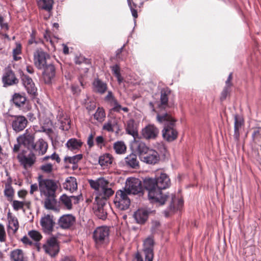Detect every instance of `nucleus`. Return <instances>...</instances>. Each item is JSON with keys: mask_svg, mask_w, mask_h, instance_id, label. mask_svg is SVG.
Returning <instances> with one entry per match:
<instances>
[{"mask_svg": "<svg viewBox=\"0 0 261 261\" xmlns=\"http://www.w3.org/2000/svg\"><path fill=\"white\" fill-rule=\"evenodd\" d=\"M144 184L151 203L162 205L166 201L173 202V194H163L162 191V190L169 187L170 185V180L166 174L161 173L155 179L146 178Z\"/></svg>", "mask_w": 261, "mask_h": 261, "instance_id": "obj_1", "label": "nucleus"}, {"mask_svg": "<svg viewBox=\"0 0 261 261\" xmlns=\"http://www.w3.org/2000/svg\"><path fill=\"white\" fill-rule=\"evenodd\" d=\"M168 95L167 91H161L160 100L158 102L157 106L158 110L156 111V120L164 125L162 131L163 137L164 139L170 142L176 139L178 133L174 128L175 120L167 112H163V110L169 108Z\"/></svg>", "mask_w": 261, "mask_h": 261, "instance_id": "obj_2", "label": "nucleus"}, {"mask_svg": "<svg viewBox=\"0 0 261 261\" xmlns=\"http://www.w3.org/2000/svg\"><path fill=\"white\" fill-rule=\"evenodd\" d=\"M38 182L40 196L44 198V207L47 210H55L57 203L56 193L58 188V182L40 177Z\"/></svg>", "mask_w": 261, "mask_h": 261, "instance_id": "obj_3", "label": "nucleus"}, {"mask_svg": "<svg viewBox=\"0 0 261 261\" xmlns=\"http://www.w3.org/2000/svg\"><path fill=\"white\" fill-rule=\"evenodd\" d=\"M91 187L95 191L96 195V201L106 200L113 195L114 191L112 190V184L103 177H100L96 180H88Z\"/></svg>", "mask_w": 261, "mask_h": 261, "instance_id": "obj_4", "label": "nucleus"}, {"mask_svg": "<svg viewBox=\"0 0 261 261\" xmlns=\"http://www.w3.org/2000/svg\"><path fill=\"white\" fill-rule=\"evenodd\" d=\"M109 228L106 226L97 227L94 231L93 238L97 247L106 244L108 241Z\"/></svg>", "mask_w": 261, "mask_h": 261, "instance_id": "obj_5", "label": "nucleus"}, {"mask_svg": "<svg viewBox=\"0 0 261 261\" xmlns=\"http://www.w3.org/2000/svg\"><path fill=\"white\" fill-rule=\"evenodd\" d=\"M143 187L141 181L136 178L129 177L127 179L124 191L127 194L136 195L142 192Z\"/></svg>", "mask_w": 261, "mask_h": 261, "instance_id": "obj_6", "label": "nucleus"}, {"mask_svg": "<svg viewBox=\"0 0 261 261\" xmlns=\"http://www.w3.org/2000/svg\"><path fill=\"white\" fill-rule=\"evenodd\" d=\"M125 191L119 190L116 193L114 203L117 208L120 210H125L128 208L130 200Z\"/></svg>", "mask_w": 261, "mask_h": 261, "instance_id": "obj_7", "label": "nucleus"}, {"mask_svg": "<svg viewBox=\"0 0 261 261\" xmlns=\"http://www.w3.org/2000/svg\"><path fill=\"white\" fill-rule=\"evenodd\" d=\"M154 241L152 238L148 237L144 242V252L145 253V260L141 257L138 253L136 255V258L137 261H152L153 258V248Z\"/></svg>", "mask_w": 261, "mask_h": 261, "instance_id": "obj_8", "label": "nucleus"}, {"mask_svg": "<svg viewBox=\"0 0 261 261\" xmlns=\"http://www.w3.org/2000/svg\"><path fill=\"white\" fill-rule=\"evenodd\" d=\"M45 252L51 257L56 256L60 251L59 242L55 237L49 238L43 245Z\"/></svg>", "mask_w": 261, "mask_h": 261, "instance_id": "obj_9", "label": "nucleus"}, {"mask_svg": "<svg viewBox=\"0 0 261 261\" xmlns=\"http://www.w3.org/2000/svg\"><path fill=\"white\" fill-rule=\"evenodd\" d=\"M49 58V55L42 49L36 50L33 54V60L35 66L38 69L45 68L46 65V60Z\"/></svg>", "mask_w": 261, "mask_h": 261, "instance_id": "obj_10", "label": "nucleus"}, {"mask_svg": "<svg viewBox=\"0 0 261 261\" xmlns=\"http://www.w3.org/2000/svg\"><path fill=\"white\" fill-rule=\"evenodd\" d=\"M35 135L34 134L30 132L28 129L25 130V133L18 137L17 139V142L21 143L24 146L29 150H32L34 147Z\"/></svg>", "mask_w": 261, "mask_h": 261, "instance_id": "obj_11", "label": "nucleus"}, {"mask_svg": "<svg viewBox=\"0 0 261 261\" xmlns=\"http://www.w3.org/2000/svg\"><path fill=\"white\" fill-rule=\"evenodd\" d=\"M81 197V195L68 196L63 194L59 198V203L64 209L70 210L72 208V202L74 204L77 203Z\"/></svg>", "mask_w": 261, "mask_h": 261, "instance_id": "obj_12", "label": "nucleus"}, {"mask_svg": "<svg viewBox=\"0 0 261 261\" xmlns=\"http://www.w3.org/2000/svg\"><path fill=\"white\" fill-rule=\"evenodd\" d=\"M159 133V129L153 124L147 125L141 131L142 138L146 140L155 139Z\"/></svg>", "mask_w": 261, "mask_h": 261, "instance_id": "obj_13", "label": "nucleus"}, {"mask_svg": "<svg viewBox=\"0 0 261 261\" xmlns=\"http://www.w3.org/2000/svg\"><path fill=\"white\" fill-rule=\"evenodd\" d=\"M55 223L53 220V216L50 215H45L40 220V225L43 231L46 233H50L54 229Z\"/></svg>", "mask_w": 261, "mask_h": 261, "instance_id": "obj_14", "label": "nucleus"}, {"mask_svg": "<svg viewBox=\"0 0 261 261\" xmlns=\"http://www.w3.org/2000/svg\"><path fill=\"white\" fill-rule=\"evenodd\" d=\"M8 226L7 232L9 235L14 234L19 228V223L17 218L11 212L7 214Z\"/></svg>", "mask_w": 261, "mask_h": 261, "instance_id": "obj_15", "label": "nucleus"}, {"mask_svg": "<svg viewBox=\"0 0 261 261\" xmlns=\"http://www.w3.org/2000/svg\"><path fill=\"white\" fill-rule=\"evenodd\" d=\"M28 120L23 116H15L12 122L13 129L17 132L23 130L27 126Z\"/></svg>", "mask_w": 261, "mask_h": 261, "instance_id": "obj_16", "label": "nucleus"}, {"mask_svg": "<svg viewBox=\"0 0 261 261\" xmlns=\"http://www.w3.org/2000/svg\"><path fill=\"white\" fill-rule=\"evenodd\" d=\"M141 161L148 164H155L160 160V156L156 151L150 149L141 158Z\"/></svg>", "mask_w": 261, "mask_h": 261, "instance_id": "obj_17", "label": "nucleus"}, {"mask_svg": "<svg viewBox=\"0 0 261 261\" xmlns=\"http://www.w3.org/2000/svg\"><path fill=\"white\" fill-rule=\"evenodd\" d=\"M75 217L71 214L62 216L58 220V224L63 229H67L72 226L75 222Z\"/></svg>", "mask_w": 261, "mask_h": 261, "instance_id": "obj_18", "label": "nucleus"}, {"mask_svg": "<svg viewBox=\"0 0 261 261\" xmlns=\"http://www.w3.org/2000/svg\"><path fill=\"white\" fill-rule=\"evenodd\" d=\"M43 79L46 84H50L56 75V69L53 64H49L43 68Z\"/></svg>", "mask_w": 261, "mask_h": 261, "instance_id": "obj_19", "label": "nucleus"}, {"mask_svg": "<svg viewBox=\"0 0 261 261\" xmlns=\"http://www.w3.org/2000/svg\"><path fill=\"white\" fill-rule=\"evenodd\" d=\"M17 158L25 168L32 166L35 163L36 160L35 155L32 152H30L28 155L19 154Z\"/></svg>", "mask_w": 261, "mask_h": 261, "instance_id": "obj_20", "label": "nucleus"}, {"mask_svg": "<svg viewBox=\"0 0 261 261\" xmlns=\"http://www.w3.org/2000/svg\"><path fill=\"white\" fill-rule=\"evenodd\" d=\"M234 135L233 137L236 141H239L240 136V130L244 124L243 118L238 115H234Z\"/></svg>", "mask_w": 261, "mask_h": 261, "instance_id": "obj_21", "label": "nucleus"}, {"mask_svg": "<svg viewBox=\"0 0 261 261\" xmlns=\"http://www.w3.org/2000/svg\"><path fill=\"white\" fill-rule=\"evenodd\" d=\"M5 86H10L16 84L18 82V79L15 77L14 72L11 70H7L2 78Z\"/></svg>", "mask_w": 261, "mask_h": 261, "instance_id": "obj_22", "label": "nucleus"}, {"mask_svg": "<svg viewBox=\"0 0 261 261\" xmlns=\"http://www.w3.org/2000/svg\"><path fill=\"white\" fill-rule=\"evenodd\" d=\"M150 212L144 208L138 210L134 214V218L138 224H144L148 219Z\"/></svg>", "mask_w": 261, "mask_h": 261, "instance_id": "obj_23", "label": "nucleus"}, {"mask_svg": "<svg viewBox=\"0 0 261 261\" xmlns=\"http://www.w3.org/2000/svg\"><path fill=\"white\" fill-rule=\"evenodd\" d=\"M125 164L133 169H138L139 167V161L137 155L134 153H130L124 158Z\"/></svg>", "mask_w": 261, "mask_h": 261, "instance_id": "obj_24", "label": "nucleus"}, {"mask_svg": "<svg viewBox=\"0 0 261 261\" xmlns=\"http://www.w3.org/2000/svg\"><path fill=\"white\" fill-rule=\"evenodd\" d=\"M47 144L42 139H40L34 143V147L31 150H34L38 152L40 155H43L47 151Z\"/></svg>", "mask_w": 261, "mask_h": 261, "instance_id": "obj_25", "label": "nucleus"}, {"mask_svg": "<svg viewBox=\"0 0 261 261\" xmlns=\"http://www.w3.org/2000/svg\"><path fill=\"white\" fill-rule=\"evenodd\" d=\"M133 146L137 151L140 159L150 149L146 145L145 143L141 141L135 140L133 143Z\"/></svg>", "mask_w": 261, "mask_h": 261, "instance_id": "obj_26", "label": "nucleus"}, {"mask_svg": "<svg viewBox=\"0 0 261 261\" xmlns=\"http://www.w3.org/2000/svg\"><path fill=\"white\" fill-rule=\"evenodd\" d=\"M126 131L134 137L138 135L137 126L133 119H130L127 122Z\"/></svg>", "mask_w": 261, "mask_h": 261, "instance_id": "obj_27", "label": "nucleus"}, {"mask_svg": "<svg viewBox=\"0 0 261 261\" xmlns=\"http://www.w3.org/2000/svg\"><path fill=\"white\" fill-rule=\"evenodd\" d=\"M10 258L12 261H27L21 249H15L10 253Z\"/></svg>", "mask_w": 261, "mask_h": 261, "instance_id": "obj_28", "label": "nucleus"}, {"mask_svg": "<svg viewBox=\"0 0 261 261\" xmlns=\"http://www.w3.org/2000/svg\"><path fill=\"white\" fill-rule=\"evenodd\" d=\"M93 85L94 90L99 93H104L107 90V84L99 79L95 80L94 81Z\"/></svg>", "mask_w": 261, "mask_h": 261, "instance_id": "obj_29", "label": "nucleus"}, {"mask_svg": "<svg viewBox=\"0 0 261 261\" xmlns=\"http://www.w3.org/2000/svg\"><path fill=\"white\" fill-rule=\"evenodd\" d=\"M64 187L70 191L76 190L77 187L76 178L73 177H68L64 184Z\"/></svg>", "mask_w": 261, "mask_h": 261, "instance_id": "obj_30", "label": "nucleus"}, {"mask_svg": "<svg viewBox=\"0 0 261 261\" xmlns=\"http://www.w3.org/2000/svg\"><path fill=\"white\" fill-rule=\"evenodd\" d=\"M83 142L75 138L69 139L66 143V145L67 147L71 150L79 149L82 145Z\"/></svg>", "mask_w": 261, "mask_h": 261, "instance_id": "obj_31", "label": "nucleus"}, {"mask_svg": "<svg viewBox=\"0 0 261 261\" xmlns=\"http://www.w3.org/2000/svg\"><path fill=\"white\" fill-rule=\"evenodd\" d=\"M27 100L26 97L20 93H15L13 96L12 100L15 105L18 107H20L24 105Z\"/></svg>", "mask_w": 261, "mask_h": 261, "instance_id": "obj_32", "label": "nucleus"}, {"mask_svg": "<svg viewBox=\"0 0 261 261\" xmlns=\"http://www.w3.org/2000/svg\"><path fill=\"white\" fill-rule=\"evenodd\" d=\"M113 158L111 154L106 153L99 158V164L101 166H108L112 163Z\"/></svg>", "mask_w": 261, "mask_h": 261, "instance_id": "obj_33", "label": "nucleus"}, {"mask_svg": "<svg viewBox=\"0 0 261 261\" xmlns=\"http://www.w3.org/2000/svg\"><path fill=\"white\" fill-rule=\"evenodd\" d=\"M53 3V0H40L38 5L42 9L50 11L52 10Z\"/></svg>", "mask_w": 261, "mask_h": 261, "instance_id": "obj_34", "label": "nucleus"}, {"mask_svg": "<svg viewBox=\"0 0 261 261\" xmlns=\"http://www.w3.org/2000/svg\"><path fill=\"white\" fill-rule=\"evenodd\" d=\"M114 149L117 154H123L125 152L126 147L122 141H117L114 144Z\"/></svg>", "mask_w": 261, "mask_h": 261, "instance_id": "obj_35", "label": "nucleus"}, {"mask_svg": "<svg viewBox=\"0 0 261 261\" xmlns=\"http://www.w3.org/2000/svg\"><path fill=\"white\" fill-rule=\"evenodd\" d=\"M174 198L173 201L172 202H171L169 201H166V202H169V211L170 212H174L176 210L180 209V207L182 206L183 204V200L182 199H178L177 202V205H175V195H173Z\"/></svg>", "mask_w": 261, "mask_h": 261, "instance_id": "obj_36", "label": "nucleus"}, {"mask_svg": "<svg viewBox=\"0 0 261 261\" xmlns=\"http://www.w3.org/2000/svg\"><path fill=\"white\" fill-rule=\"evenodd\" d=\"M106 114L105 110L102 108H98L94 114V118L97 121L102 122L105 120Z\"/></svg>", "mask_w": 261, "mask_h": 261, "instance_id": "obj_37", "label": "nucleus"}, {"mask_svg": "<svg viewBox=\"0 0 261 261\" xmlns=\"http://www.w3.org/2000/svg\"><path fill=\"white\" fill-rule=\"evenodd\" d=\"M111 106L112 107L111 110L112 112L120 113V111L122 110L125 113H127L129 111V109H128V108L122 107L119 103L117 100Z\"/></svg>", "mask_w": 261, "mask_h": 261, "instance_id": "obj_38", "label": "nucleus"}, {"mask_svg": "<svg viewBox=\"0 0 261 261\" xmlns=\"http://www.w3.org/2000/svg\"><path fill=\"white\" fill-rule=\"evenodd\" d=\"M83 155L82 154H76L73 156H67L64 159L65 162L67 163L72 164L73 165L76 164L82 159Z\"/></svg>", "mask_w": 261, "mask_h": 261, "instance_id": "obj_39", "label": "nucleus"}, {"mask_svg": "<svg viewBox=\"0 0 261 261\" xmlns=\"http://www.w3.org/2000/svg\"><path fill=\"white\" fill-rule=\"evenodd\" d=\"M21 53V45L19 43H16V46L13 49V57L15 61H18L21 59V57L18 55Z\"/></svg>", "mask_w": 261, "mask_h": 261, "instance_id": "obj_40", "label": "nucleus"}, {"mask_svg": "<svg viewBox=\"0 0 261 261\" xmlns=\"http://www.w3.org/2000/svg\"><path fill=\"white\" fill-rule=\"evenodd\" d=\"M28 236L34 241L38 242L42 238L41 233L37 230H32L28 232Z\"/></svg>", "mask_w": 261, "mask_h": 261, "instance_id": "obj_41", "label": "nucleus"}, {"mask_svg": "<svg viewBox=\"0 0 261 261\" xmlns=\"http://www.w3.org/2000/svg\"><path fill=\"white\" fill-rule=\"evenodd\" d=\"M115 124V122H112V120H108L103 125L102 129L108 132L112 133L114 131Z\"/></svg>", "mask_w": 261, "mask_h": 261, "instance_id": "obj_42", "label": "nucleus"}, {"mask_svg": "<svg viewBox=\"0 0 261 261\" xmlns=\"http://www.w3.org/2000/svg\"><path fill=\"white\" fill-rule=\"evenodd\" d=\"M25 88L26 89L28 93L32 95H35L37 93V88L35 86V84L33 81L29 84V85L27 86Z\"/></svg>", "mask_w": 261, "mask_h": 261, "instance_id": "obj_43", "label": "nucleus"}, {"mask_svg": "<svg viewBox=\"0 0 261 261\" xmlns=\"http://www.w3.org/2000/svg\"><path fill=\"white\" fill-rule=\"evenodd\" d=\"M112 70L114 74L116 76L119 83L123 81V78L121 76L120 73V68L117 65H115L112 67Z\"/></svg>", "mask_w": 261, "mask_h": 261, "instance_id": "obj_44", "label": "nucleus"}, {"mask_svg": "<svg viewBox=\"0 0 261 261\" xmlns=\"http://www.w3.org/2000/svg\"><path fill=\"white\" fill-rule=\"evenodd\" d=\"M101 206H99L97 208V210L96 211V215L97 217L101 219H105L107 217V212L104 210L102 203H101Z\"/></svg>", "mask_w": 261, "mask_h": 261, "instance_id": "obj_45", "label": "nucleus"}, {"mask_svg": "<svg viewBox=\"0 0 261 261\" xmlns=\"http://www.w3.org/2000/svg\"><path fill=\"white\" fill-rule=\"evenodd\" d=\"M128 5L130 9L133 16L136 18L138 17L137 11L135 9L137 7V5L134 3L132 2V0H127Z\"/></svg>", "mask_w": 261, "mask_h": 261, "instance_id": "obj_46", "label": "nucleus"}, {"mask_svg": "<svg viewBox=\"0 0 261 261\" xmlns=\"http://www.w3.org/2000/svg\"><path fill=\"white\" fill-rule=\"evenodd\" d=\"M252 139L254 141L259 140L261 139V127H256L253 129L252 135Z\"/></svg>", "mask_w": 261, "mask_h": 261, "instance_id": "obj_47", "label": "nucleus"}, {"mask_svg": "<svg viewBox=\"0 0 261 261\" xmlns=\"http://www.w3.org/2000/svg\"><path fill=\"white\" fill-rule=\"evenodd\" d=\"M12 205L13 206V209L17 211L19 210L23 209L24 207V203L22 201H20L18 200H13L12 202Z\"/></svg>", "mask_w": 261, "mask_h": 261, "instance_id": "obj_48", "label": "nucleus"}, {"mask_svg": "<svg viewBox=\"0 0 261 261\" xmlns=\"http://www.w3.org/2000/svg\"><path fill=\"white\" fill-rule=\"evenodd\" d=\"M5 195L7 197L12 198L14 195V190L10 185H6L5 189Z\"/></svg>", "mask_w": 261, "mask_h": 261, "instance_id": "obj_49", "label": "nucleus"}, {"mask_svg": "<svg viewBox=\"0 0 261 261\" xmlns=\"http://www.w3.org/2000/svg\"><path fill=\"white\" fill-rule=\"evenodd\" d=\"M95 143L98 147L102 148L105 145V141L103 137L101 136H97L95 139Z\"/></svg>", "mask_w": 261, "mask_h": 261, "instance_id": "obj_50", "label": "nucleus"}, {"mask_svg": "<svg viewBox=\"0 0 261 261\" xmlns=\"http://www.w3.org/2000/svg\"><path fill=\"white\" fill-rule=\"evenodd\" d=\"M6 240V233L4 226L0 223V242H5Z\"/></svg>", "mask_w": 261, "mask_h": 261, "instance_id": "obj_51", "label": "nucleus"}, {"mask_svg": "<svg viewBox=\"0 0 261 261\" xmlns=\"http://www.w3.org/2000/svg\"><path fill=\"white\" fill-rule=\"evenodd\" d=\"M40 169L44 172L49 173L53 170V165L50 163L46 164L41 166Z\"/></svg>", "mask_w": 261, "mask_h": 261, "instance_id": "obj_52", "label": "nucleus"}, {"mask_svg": "<svg viewBox=\"0 0 261 261\" xmlns=\"http://www.w3.org/2000/svg\"><path fill=\"white\" fill-rule=\"evenodd\" d=\"M105 99L110 104L111 106L116 101H117V99L114 97L112 92L111 91L108 92L107 96L105 98Z\"/></svg>", "mask_w": 261, "mask_h": 261, "instance_id": "obj_53", "label": "nucleus"}, {"mask_svg": "<svg viewBox=\"0 0 261 261\" xmlns=\"http://www.w3.org/2000/svg\"><path fill=\"white\" fill-rule=\"evenodd\" d=\"M95 133H91L88 136L87 139V145L89 148H92L94 146V138Z\"/></svg>", "mask_w": 261, "mask_h": 261, "instance_id": "obj_54", "label": "nucleus"}, {"mask_svg": "<svg viewBox=\"0 0 261 261\" xmlns=\"http://www.w3.org/2000/svg\"><path fill=\"white\" fill-rule=\"evenodd\" d=\"M22 84L24 87L29 85L33 81L32 79L27 75L23 74L21 76Z\"/></svg>", "mask_w": 261, "mask_h": 261, "instance_id": "obj_55", "label": "nucleus"}, {"mask_svg": "<svg viewBox=\"0 0 261 261\" xmlns=\"http://www.w3.org/2000/svg\"><path fill=\"white\" fill-rule=\"evenodd\" d=\"M0 27L2 30L7 31L9 30V26L7 22H5L4 18L0 15Z\"/></svg>", "mask_w": 261, "mask_h": 261, "instance_id": "obj_56", "label": "nucleus"}, {"mask_svg": "<svg viewBox=\"0 0 261 261\" xmlns=\"http://www.w3.org/2000/svg\"><path fill=\"white\" fill-rule=\"evenodd\" d=\"M228 93H229V89L227 87H225L221 93V97H220L221 100L223 101V100H225L226 99L227 96L228 95Z\"/></svg>", "mask_w": 261, "mask_h": 261, "instance_id": "obj_57", "label": "nucleus"}, {"mask_svg": "<svg viewBox=\"0 0 261 261\" xmlns=\"http://www.w3.org/2000/svg\"><path fill=\"white\" fill-rule=\"evenodd\" d=\"M21 241L22 243L25 245H32L33 244V242L29 239V238L27 236H24L21 239Z\"/></svg>", "mask_w": 261, "mask_h": 261, "instance_id": "obj_58", "label": "nucleus"}, {"mask_svg": "<svg viewBox=\"0 0 261 261\" xmlns=\"http://www.w3.org/2000/svg\"><path fill=\"white\" fill-rule=\"evenodd\" d=\"M39 186L36 184H33L31 186L30 194H33L34 192L38 191Z\"/></svg>", "mask_w": 261, "mask_h": 261, "instance_id": "obj_59", "label": "nucleus"}, {"mask_svg": "<svg viewBox=\"0 0 261 261\" xmlns=\"http://www.w3.org/2000/svg\"><path fill=\"white\" fill-rule=\"evenodd\" d=\"M61 261H75V259L72 256H65L61 258Z\"/></svg>", "mask_w": 261, "mask_h": 261, "instance_id": "obj_60", "label": "nucleus"}, {"mask_svg": "<svg viewBox=\"0 0 261 261\" xmlns=\"http://www.w3.org/2000/svg\"><path fill=\"white\" fill-rule=\"evenodd\" d=\"M27 194V191L23 190H20L18 192V196L21 198H24Z\"/></svg>", "mask_w": 261, "mask_h": 261, "instance_id": "obj_61", "label": "nucleus"}, {"mask_svg": "<svg viewBox=\"0 0 261 261\" xmlns=\"http://www.w3.org/2000/svg\"><path fill=\"white\" fill-rule=\"evenodd\" d=\"M50 159L53 160H56L57 163H59L60 162V159L59 155L56 153H54L50 155Z\"/></svg>", "mask_w": 261, "mask_h": 261, "instance_id": "obj_62", "label": "nucleus"}, {"mask_svg": "<svg viewBox=\"0 0 261 261\" xmlns=\"http://www.w3.org/2000/svg\"><path fill=\"white\" fill-rule=\"evenodd\" d=\"M20 145H21V143H19L18 142L17 144H15L13 149V151L15 152H17L20 149Z\"/></svg>", "mask_w": 261, "mask_h": 261, "instance_id": "obj_63", "label": "nucleus"}, {"mask_svg": "<svg viewBox=\"0 0 261 261\" xmlns=\"http://www.w3.org/2000/svg\"><path fill=\"white\" fill-rule=\"evenodd\" d=\"M72 92L74 94H79L81 90L78 87L76 86H72Z\"/></svg>", "mask_w": 261, "mask_h": 261, "instance_id": "obj_64", "label": "nucleus"}]
</instances>
